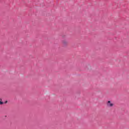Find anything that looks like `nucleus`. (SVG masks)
I'll use <instances>...</instances> for the list:
<instances>
[{
  "label": "nucleus",
  "mask_w": 129,
  "mask_h": 129,
  "mask_svg": "<svg viewBox=\"0 0 129 129\" xmlns=\"http://www.w3.org/2000/svg\"><path fill=\"white\" fill-rule=\"evenodd\" d=\"M107 106H108V107H112V106H113V104L111 103L110 101H108L107 102Z\"/></svg>",
  "instance_id": "obj_1"
},
{
  "label": "nucleus",
  "mask_w": 129,
  "mask_h": 129,
  "mask_svg": "<svg viewBox=\"0 0 129 129\" xmlns=\"http://www.w3.org/2000/svg\"><path fill=\"white\" fill-rule=\"evenodd\" d=\"M0 104H4V102H3L2 101H0Z\"/></svg>",
  "instance_id": "obj_3"
},
{
  "label": "nucleus",
  "mask_w": 129,
  "mask_h": 129,
  "mask_svg": "<svg viewBox=\"0 0 129 129\" xmlns=\"http://www.w3.org/2000/svg\"><path fill=\"white\" fill-rule=\"evenodd\" d=\"M62 44L63 46H67L68 45V41L66 40H63L62 41Z\"/></svg>",
  "instance_id": "obj_2"
}]
</instances>
